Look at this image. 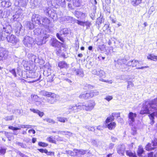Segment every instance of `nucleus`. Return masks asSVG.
Masks as SVG:
<instances>
[{
  "instance_id": "29",
  "label": "nucleus",
  "mask_w": 157,
  "mask_h": 157,
  "mask_svg": "<svg viewBox=\"0 0 157 157\" xmlns=\"http://www.w3.org/2000/svg\"><path fill=\"white\" fill-rule=\"evenodd\" d=\"M127 63L126 60L124 59H119L117 60V63L119 64H120L121 66L123 65V64H126Z\"/></svg>"
},
{
  "instance_id": "59",
  "label": "nucleus",
  "mask_w": 157,
  "mask_h": 157,
  "mask_svg": "<svg viewBox=\"0 0 157 157\" xmlns=\"http://www.w3.org/2000/svg\"><path fill=\"white\" fill-rule=\"evenodd\" d=\"M112 115L113 117H120V113H112Z\"/></svg>"
},
{
  "instance_id": "3",
  "label": "nucleus",
  "mask_w": 157,
  "mask_h": 157,
  "mask_svg": "<svg viewBox=\"0 0 157 157\" xmlns=\"http://www.w3.org/2000/svg\"><path fill=\"white\" fill-rule=\"evenodd\" d=\"M65 20L66 21L71 23L76 22L78 25L83 27H84L85 26H86L89 27L91 25V23L88 21H83L76 19L75 18L70 16L66 17Z\"/></svg>"
},
{
  "instance_id": "8",
  "label": "nucleus",
  "mask_w": 157,
  "mask_h": 157,
  "mask_svg": "<svg viewBox=\"0 0 157 157\" xmlns=\"http://www.w3.org/2000/svg\"><path fill=\"white\" fill-rule=\"evenodd\" d=\"M81 104V103H79L76 104L70 105L68 107L67 109L70 113L72 111L76 112L79 110L82 109Z\"/></svg>"
},
{
  "instance_id": "19",
  "label": "nucleus",
  "mask_w": 157,
  "mask_h": 157,
  "mask_svg": "<svg viewBox=\"0 0 157 157\" xmlns=\"http://www.w3.org/2000/svg\"><path fill=\"white\" fill-rule=\"evenodd\" d=\"M58 65V67L61 69L67 68L69 67V65L64 61L59 62Z\"/></svg>"
},
{
  "instance_id": "48",
  "label": "nucleus",
  "mask_w": 157,
  "mask_h": 157,
  "mask_svg": "<svg viewBox=\"0 0 157 157\" xmlns=\"http://www.w3.org/2000/svg\"><path fill=\"white\" fill-rule=\"evenodd\" d=\"M114 119V117L112 115L111 117H109L107 118L106 120V123H108L110 121H113Z\"/></svg>"
},
{
  "instance_id": "56",
  "label": "nucleus",
  "mask_w": 157,
  "mask_h": 157,
  "mask_svg": "<svg viewBox=\"0 0 157 157\" xmlns=\"http://www.w3.org/2000/svg\"><path fill=\"white\" fill-rule=\"evenodd\" d=\"M10 72L15 77L17 76L16 72L14 69H13L10 70Z\"/></svg>"
},
{
  "instance_id": "31",
  "label": "nucleus",
  "mask_w": 157,
  "mask_h": 157,
  "mask_svg": "<svg viewBox=\"0 0 157 157\" xmlns=\"http://www.w3.org/2000/svg\"><path fill=\"white\" fill-rule=\"evenodd\" d=\"M141 2L142 0H135L132 1L131 4L133 6H136L141 3Z\"/></svg>"
},
{
  "instance_id": "41",
  "label": "nucleus",
  "mask_w": 157,
  "mask_h": 157,
  "mask_svg": "<svg viewBox=\"0 0 157 157\" xmlns=\"http://www.w3.org/2000/svg\"><path fill=\"white\" fill-rule=\"evenodd\" d=\"M148 59H150L154 61L157 60V56L153 55H150L147 57Z\"/></svg>"
},
{
  "instance_id": "23",
  "label": "nucleus",
  "mask_w": 157,
  "mask_h": 157,
  "mask_svg": "<svg viewBox=\"0 0 157 157\" xmlns=\"http://www.w3.org/2000/svg\"><path fill=\"white\" fill-rule=\"evenodd\" d=\"M52 72L51 69L49 67L48 68L45 67L43 74L45 76H48L51 75Z\"/></svg>"
},
{
  "instance_id": "46",
  "label": "nucleus",
  "mask_w": 157,
  "mask_h": 157,
  "mask_svg": "<svg viewBox=\"0 0 157 157\" xmlns=\"http://www.w3.org/2000/svg\"><path fill=\"white\" fill-rule=\"evenodd\" d=\"M66 152L67 154L71 156H75V152H74V149L73 151H66Z\"/></svg>"
},
{
  "instance_id": "5",
  "label": "nucleus",
  "mask_w": 157,
  "mask_h": 157,
  "mask_svg": "<svg viewBox=\"0 0 157 157\" xmlns=\"http://www.w3.org/2000/svg\"><path fill=\"white\" fill-rule=\"evenodd\" d=\"M23 42L26 47L31 48L34 44L35 40L33 38L27 36L24 38Z\"/></svg>"
},
{
  "instance_id": "10",
  "label": "nucleus",
  "mask_w": 157,
  "mask_h": 157,
  "mask_svg": "<svg viewBox=\"0 0 157 157\" xmlns=\"http://www.w3.org/2000/svg\"><path fill=\"white\" fill-rule=\"evenodd\" d=\"M140 61L136 59L131 60L127 62L126 65L128 67H137L140 66Z\"/></svg>"
},
{
  "instance_id": "51",
  "label": "nucleus",
  "mask_w": 157,
  "mask_h": 157,
  "mask_svg": "<svg viewBox=\"0 0 157 157\" xmlns=\"http://www.w3.org/2000/svg\"><path fill=\"white\" fill-rule=\"evenodd\" d=\"M44 121L48 122L49 123L52 124H54L55 122L52 119L50 118H46L44 120Z\"/></svg>"
},
{
  "instance_id": "11",
  "label": "nucleus",
  "mask_w": 157,
  "mask_h": 157,
  "mask_svg": "<svg viewBox=\"0 0 157 157\" xmlns=\"http://www.w3.org/2000/svg\"><path fill=\"white\" fill-rule=\"evenodd\" d=\"M8 52L4 48H0V60H3L7 59Z\"/></svg>"
},
{
  "instance_id": "16",
  "label": "nucleus",
  "mask_w": 157,
  "mask_h": 157,
  "mask_svg": "<svg viewBox=\"0 0 157 157\" xmlns=\"http://www.w3.org/2000/svg\"><path fill=\"white\" fill-rule=\"evenodd\" d=\"M72 70L78 76L83 77L84 76V72L82 69H77L74 67L72 68Z\"/></svg>"
},
{
  "instance_id": "9",
  "label": "nucleus",
  "mask_w": 157,
  "mask_h": 157,
  "mask_svg": "<svg viewBox=\"0 0 157 157\" xmlns=\"http://www.w3.org/2000/svg\"><path fill=\"white\" fill-rule=\"evenodd\" d=\"M70 32V29L67 28H65L61 30L59 32V33H57L56 36L61 41H64V39L61 36L63 35L65 36L68 34Z\"/></svg>"
},
{
  "instance_id": "14",
  "label": "nucleus",
  "mask_w": 157,
  "mask_h": 157,
  "mask_svg": "<svg viewBox=\"0 0 157 157\" xmlns=\"http://www.w3.org/2000/svg\"><path fill=\"white\" fill-rule=\"evenodd\" d=\"M74 15L77 18L81 19L85 18L87 16V14L86 13L78 11H75Z\"/></svg>"
},
{
  "instance_id": "49",
  "label": "nucleus",
  "mask_w": 157,
  "mask_h": 157,
  "mask_svg": "<svg viewBox=\"0 0 157 157\" xmlns=\"http://www.w3.org/2000/svg\"><path fill=\"white\" fill-rule=\"evenodd\" d=\"M100 69L97 68L93 69L92 71V74L98 75V72Z\"/></svg>"
},
{
  "instance_id": "7",
  "label": "nucleus",
  "mask_w": 157,
  "mask_h": 157,
  "mask_svg": "<svg viewBox=\"0 0 157 157\" xmlns=\"http://www.w3.org/2000/svg\"><path fill=\"white\" fill-rule=\"evenodd\" d=\"M82 109L86 111H90L94 108L95 104L93 101H90L87 103H81Z\"/></svg>"
},
{
  "instance_id": "32",
  "label": "nucleus",
  "mask_w": 157,
  "mask_h": 157,
  "mask_svg": "<svg viewBox=\"0 0 157 157\" xmlns=\"http://www.w3.org/2000/svg\"><path fill=\"white\" fill-rule=\"evenodd\" d=\"M52 93L49 92L44 90H42L40 92V94L43 96L49 97L50 95Z\"/></svg>"
},
{
  "instance_id": "13",
  "label": "nucleus",
  "mask_w": 157,
  "mask_h": 157,
  "mask_svg": "<svg viewBox=\"0 0 157 157\" xmlns=\"http://www.w3.org/2000/svg\"><path fill=\"white\" fill-rule=\"evenodd\" d=\"M136 117V114L135 113H134L132 112H130L128 115V123L130 125H132V124L135 121V118Z\"/></svg>"
},
{
  "instance_id": "4",
  "label": "nucleus",
  "mask_w": 157,
  "mask_h": 157,
  "mask_svg": "<svg viewBox=\"0 0 157 157\" xmlns=\"http://www.w3.org/2000/svg\"><path fill=\"white\" fill-rule=\"evenodd\" d=\"M10 26L9 25L3 26V30L0 33V39L3 40L6 38L8 36L6 35L5 33L10 34L11 33V30L10 29Z\"/></svg>"
},
{
  "instance_id": "33",
  "label": "nucleus",
  "mask_w": 157,
  "mask_h": 157,
  "mask_svg": "<svg viewBox=\"0 0 157 157\" xmlns=\"http://www.w3.org/2000/svg\"><path fill=\"white\" fill-rule=\"evenodd\" d=\"M73 4L75 6L77 7L80 6V1L79 0H71Z\"/></svg>"
},
{
  "instance_id": "1",
  "label": "nucleus",
  "mask_w": 157,
  "mask_h": 157,
  "mask_svg": "<svg viewBox=\"0 0 157 157\" xmlns=\"http://www.w3.org/2000/svg\"><path fill=\"white\" fill-rule=\"evenodd\" d=\"M143 105L140 114H144L151 113L149 116L151 121V124H152L154 122V117H157V98L151 101H146Z\"/></svg>"
},
{
  "instance_id": "30",
  "label": "nucleus",
  "mask_w": 157,
  "mask_h": 157,
  "mask_svg": "<svg viewBox=\"0 0 157 157\" xmlns=\"http://www.w3.org/2000/svg\"><path fill=\"white\" fill-rule=\"evenodd\" d=\"M97 76H98L100 78H105L106 76L105 72L103 70L100 69H99Z\"/></svg>"
},
{
  "instance_id": "37",
  "label": "nucleus",
  "mask_w": 157,
  "mask_h": 157,
  "mask_svg": "<svg viewBox=\"0 0 157 157\" xmlns=\"http://www.w3.org/2000/svg\"><path fill=\"white\" fill-rule=\"evenodd\" d=\"M90 94V97L92 98L94 96L98 95L99 94V92L96 90L91 91L89 92Z\"/></svg>"
},
{
  "instance_id": "26",
  "label": "nucleus",
  "mask_w": 157,
  "mask_h": 157,
  "mask_svg": "<svg viewBox=\"0 0 157 157\" xmlns=\"http://www.w3.org/2000/svg\"><path fill=\"white\" fill-rule=\"evenodd\" d=\"M107 124V127L110 130L114 129L116 125V123L115 122H111L109 124Z\"/></svg>"
},
{
  "instance_id": "45",
  "label": "nucleus",
  "mask_w": 157,
  "mask_h": 157,
  "mask_svg": "<svg viewBox=\"0 0 157 157\" xmlns=\"http://www.w3.org/2000/svg\"><path fill=\"white\" fill-rule=\"evenodd\" d=\"M85 128L90 131H94L95 130L94 127L93 126L86 125Z\"/></svg>"
},
{
  "instance_id": "18",
  "label": "nucleus",
  "mask_w": 157,
  "mask_h": 157,
  "mask_svg": "<svg viewBox=\"0 0 157 157\" xmlns=\"http://www.w3.org/2000/svg\"><path fill=\"white\" fill-rule=\"evenodd\" d=\"M74 152H75V156L79 157L81 155H83L85 154L87 152V150H85L82 149H74Z\"/></svg>"
},
{
  "instance_id": "62",
  "label": "nucleus",
  "mask_w": 157,
  "mask_h": 157,
  "mask_svg": "<svg viewBox=\"0 0 157 157\" xmlns=\"http://www.w3.org/2000/svg\"><path fill=\"white\" fill-rule=\"evenodd\" d=\"M54 77V75H52L48 77V81L50 82H52L53 80V78Z\"/></svg>"
},
{
  "instance_id": "53",
  "label": "nucleus",
  "mask_w": 157,
  "mask_h": 157,
  "mask_svg": "<svg viewBox=\"0 0 157 157\" xmlns=\"http://www.w3.org/2000/svg\"><path fill=\"white\" fill-rule=\"evenodd\" d=\"M13 118V116H10L6 117L4 119L6 121H8L12 120Z\"/></svg>"
},
{
  "instance_id": "38",
  "label": "nucleus",
  "mask_w": 157,
  "mask_h": 157,
  "mask_svg": "<svg viewBox=\"0 0 157 157\" xmlns=\"http://www.w3.org/2000/svg\"><path fill=\"white\" fill-rule=\"evenodd\" d=\"M58 133L62 134L63 135H68L71 136L72 133L69 132H66L64 131H59L58 132Z\"/></svg>"
},
{
  "instance_id": "15",
  "label": "nucleus",
  "mask_w": 157,
  "mask_h": 157,
  "mask_svg": "<svg viewBox=\"0 0 157 157\" xmlns=\"http://www.w3.org/2000/svg\"><path fill=\"white\" fill-rule=\"evenodd\" d=\"M34 35L37 36H44L47 34L46 32H44V30L40 28H37L34 30Z\"/></svg>"
},
{
  "instance_id": "61",
  "label": "nucleus",
  "mask_w": 157,
  "mask_h": 157,
  "mask_svg": "<svg viewBox=\"0 0 157 157\" xmlns=\"http://www.w3.org/2000/svg\"><path fill=\"white\" fill-rule=\"evenodd\" d=\"M32 98L33 100L36 101V100H38L39 97L37 95H34L32 97Z\"/></svg>"
},
{
  "instance_id": "47",
  "label": "nucleus",
  "mask_w": 157,
  "mask_h": 157,
  "mask_svg": "<svg viewBox=\"0 0 157 157\" xmlns=\"http://www.w3.org/2000/svg\"><path fill=\"white\" fill-rule=\"evenodd\" d=\"M114 119V117L112 115L111 117H109L107 118L106 120V123H108L110 121H113Z\"/></svg>"
},
{
  "instance_id": "35",
  "label": "nucleus",
  "mask_w": 157,
  "mask_h": 157,
  "mask_svg": "<svg viewBox=\"0 0 157 157\" xmlns=\"http://www.w3.org/2000/svg\"><path fill=\"white\" fill-rule=\"evenodd\" d=\"M5 136L8 138L9 140H10L12 139L13 138L12 133L5 132Z\"/></svg>"
},
{
  "instance_id": "21",
  "label": "nucleus",
  "mask_w": 157,
  "mask_h": 157,
  "mask_svg": "<svg viewBox=\"0 0 157 157\" xmlns=\"http://www.w3.org/2000/svg\"><path fill=\"white\" fill-rule=\"evenodd\" d=\"M22 64L25 70L29 71L31 70V69L29 66V64H28V61L26 60H23Z\"/></svg>"
},
{
  "instance_id": "36",
  "label": "nucleus",
  "mask_w": 157,
  "mask_h": 157,
  "mask_svg": "<svg viewBox=\"0 0 157 157\" xmlns=\"http://www.w3.org/2000/svg\"><path fill=\"white\" fill-rule=\"evenodd\" d=\"M26 27L29 28L30 29H32L34 28V25L33 24L30 22L27 21L26 22Z\"/></svg>"
},
{
  "instance_id": "20",
  "label": "nucleus",
  "mask_w": 157,
  "mask_h": 157,
  "mask_svg": "<svg viewBox=\"0 0 157 157\" xmlns=\"http://www.w3.org/2000/svg\"><path fill=\"white\" fill-rule=\"evenodd\" d=\"M124 146L122 145L119 146L117 148V152L120 155H123L125 151Z\"/></svg>"
},
{
  "instance_id": "64",
  "label": "nucleus",
  "mask_w": 157,
  "mask_h": 157,
  "mask_svg": "<svg viewBox=\"0 0 157 157\" xmlns=\"http://www.w3.org/2000/svg\"><path fill=\"white\" fill-rule=\"evenodd\" d=\"M18 17V15L17 14H15L13 16V21H14L17 20Z\"/></svg>"
},
{
  "instance_id": "50",
  "label": "nucleus",
  "mask_w": 157,
  "mask_h": 157,
  "mask_svg": "<svg viewBox=\"0 0 157 157\" xmlns=\"http://www.w3.org/2000/svg\"><path fill=\"white\" fill-rule=\"evenodd\" d=\"M6 148L4 147H1L0 149V153L3 155L5 154L6 152Z\"/></svg>"
},
{
  "instance_id": "43",
  "label": "nucleus",
  "mask_w": 157,
  "mask_h": 157,
  "mask_svg": "<svg viewBox=\"0 0 157 157\" xmlns=\"http://www.w3.org/2000/svg\"><path fill=\"white\" fill-rule=\"evenodd\" d=\"M16 144L19 146H20L21 147L26 148L27 147V145L23 143H21L18 141H17L16 143Z\"/></svg>"
},
{
  "instance_id": "44",
  "label": "nucleus",
  "mask_w": 157,
  "mask_h": 157,
  "mask_svg": "<svg viewBox=\"0 0 157 157\" xmlns=\"http://www.w3.org/2000/svg\"><path fill=\"white\" fill-rule=\"evenodd\" d=\"M35 104L37 106H40V107H44L45 104L44 103H42V102H40L38 100H36V101L35 102Z\"/></svg>"
},
{
  "instance_id": "27",
  "label": "nucleus",
  "mask_w": 157,
  "mask_h": 157,
  "mask_svg": "<svg viewBox=\"0 0 157 157\" xmlns=\"http://www.w3.org/2000/svg\"><path fill=\"white\" fill-rule=\"evenodd\" d=\"M144 152V150L142 146H139L138 150L137 151V153L138 156L140 157L141 156Z\"/></svg>"
},
{
  "instance_id": "42",
  "label": "nucleus",
  "mask_w": 157,
  "mask_h": 157,
  "mask_svg": "<svg viewBox=\"0 0 157 157\" xmlns=\"http://www.w3.org/2000/svg\"><path fill=\"white\" fill-rule=\"evenodd\" d=\"M57 118L58 121L62 123H64L68 121L67 119L66 118L59 117H58Z\"/></svg>"
},
{
  "instance_id": "28",
  "label": "nucleus",
  "mask_w": 157,
  "mask_h": 157,
  "mask_svg": "<svg viewBox=\"0 0 157 157\" xmlns=\"http://www.w3.org/2000/svg\"><path fill=\"white\" fill-rule=\"evenodd\" d=\"M155 148V147H153L152 146V144H147L145 147L146 150L147 151H150L153 150Z\"/></svg>"
},
{
  "instance_id": "58",
  "label": "nucleus",
  "mask_w": 157,
  "mask_h": 157,
  "mask_svg": "<svg viewBox=\"0 0 157 157\" xmlns=\"http://www.w3.org/2000/svg\"><path fill=\"white\" fill-rule=\"evenodd\" d=\"M113 98V97L112 96H107L105 98V99L106 100L108 101H109Z\"/></svg>"
},
{
  "instance_id": "25",
  "label": "nucleus",
  "mask_w": 157,
  "mask_h": 157,
  "mask_svg": "<svg viewBox=\"0 0 157 157\" xmlns=\"http://www.w3.org/2000/svg\"><path fill=\"white\" fill-rule=\"evenodd\" d=\"M90 97L89 92L81 94L79 96V98L81 99H87Z\"/></svg>"
},
{
  "instance_id": "24",
  "label": "nucleus",
  "mask_w": 157,
  "mask_h": 157,
  "mask_svg": "<svg viewBox=\"0 0 157 157\" xmlns=\"http://www.w3.org/2000/svg\"><path fill=\"white\" fill-rule=\"evenodd\" d=\"M47 13L49 16L52 18H53L54 17L56 16V13L52 9H49L48 10V12H47Z\"/></svg>"
},
{
  "instance_id": "57",
  "label": "nucleus",
  "mask_w": 157,
  "mask_h": 157,
  "mask_svg": "<svg viewBox=\"0 0 157 157\" xmlns=\"http://www.w3.org/2000/svg\"><path fill=\"white\" fill-rule=\"evenodd\" d=\"M152 146L153 147H156L157 146V138H155L153 141H152Z\"/></svg>"
},
{
  "instance_id": "60",
  "label": "nucleus",
  "mask_w": 157,
  "mask_h": 157,
  "mask_svg": "<svg viewBox=\"0 0 157 157\" xmlns=\"http://www.w3.org/2000/svg\"><path fill=\"white\" fill-rule=\"evenodd\" d=\"M9 128L13 130H18L20 129V128H18L14 127L12 126H9Z\"/></svg>"
},
{
  "instance_id": "39",
  "label": "nucleus",
  "mask_w": 157,
  "mask_h": 157,
  "mask_svg": "<svg viewBox=\"0 0 157 157\" xmlns=\"http://www.w3.org/2000/svg\"><path fill=\"white\" fill-rule=\"evenodd\" d=\"M126 154L127 155L129 156L130 157H137L135 154L133 153L130 150L127 151Z\"/></svg>"
},
{
  "instance_id": "2",
  "label": "nucleus",
  "mask_w": 157,
  "mask_h": 157,
  "mask_svg": "<svg viewBox=\"0 0 157 157\" xmlns=\"http://www.w3.org/2000/svg\"><path fill=\"white\" fill-rule=\"evenodd\" d=\"M32 21L35 24L39 25L40 26L48 27L50 23V20L46 17H42L38 14L33 15Z\"/></svg>"
},
{
  "instance_id": "40",
  "label": "nucleus",
  "mask_w": 157,
  "mask_h": 157,
  "mask_svg": "<svg viewBox=\"0 0 157 157\" xmlns=\"http://www.w3.org/2000/svg\"><path fill=\"white\" fill-rule=\"evenodd\" d=\"M35 73L33 72L29 71L27 73V78H35L34 75Z\"/></svg>"
},
{
  "instance_id": "22",
  "label": "nucleus",
  "mask_w": 157,
  "mask_h": 157,
  "mask_svg": "<svg viewBox=\"0 0 157 157\" xmlns=\"http://www.w3.org/2000/svg\"><path fill=\"white\" fill-rule=\"evenodd\" d=\"M51 45L53 47H58L60 43L56 39L53 38L51 39Z\"/></svg>"
},
{
  "instance_id": "12",
  "label": "nucleus",
  "mask_w": 157,
  "mask_h": 157,
  "mask_svg": "<svg viewBox=\"0 0 157 157\" xmlns=\"http://www.w3.org/2000/svg\"><path fill=\"white\" fill-rule=\"evenodd\" d=\"M7 40L9 42L15 44L18 42L19 39L14 35H11L9 36L6 37Z\"/></svg>"
},
{
  "instance_id": "54",
  "label": "nucleus",
  "mask_w": 157,
  "mask_h": 157,
  "mask_svg": "<svg viewBox=\"0 0 157 157\" xmlns=\"http://www.w3.org/2000/svg\"><path fill=\"white\" fill-rule=\"evenodd\" d=\"M46 140L47 141L51 143H55L56 142V141L53 139L52 136L47 138Z\"/></svg>"
},
{
  "instance_id": "52",
  "label": "nucleus",
  "mask_w": 157,
  "mask_h": 157,
  "mask_svg": "<svg viewBox=\"0 0 157 157\" xmlns=\"http://www.w3.org/2000/svg\"><path fill=\"white\" fill-rule=\"evenodd\" d=\"M128 85L127 86V89H128L130 87H133L134 86V84L131 81H127Z\"/></svg>"
},
{
  "instance_id": "34",
  "label": "nucleus",
  "mask_w": 157,
  "mask_h": 157,
  "mask_svg": "<svg viewBox=\"0 0 157 157\" xmlns=\"http://www.w3.org/2000/svg\"><path fill=\"white\" fill-rule=\"evenodd\" d=\"M29 58L30 61L32 62H35L36 58V56L33 54H30L29 55Z\"/></svg>"
},
{
  "instance_id": "17",
  "label": "nucleus",
  "mask_w": 157,
  "mask_h": 157,
  "mask_svg": "<svg viewBox=\"0 0 157 157\" xmlns=\"http://www.w3.org/2000/svg\"><path fill=\"white\" fill-rule=\"evenodd\" d=\"M57 95L56 94L53 93L51 94L49 97L48 99V102L51 104H54L56 101V97Z\"/></svg>"
},
{
  "instance_id": "63",
  "label": "nucleus",
  "mask_w": 157,
  "mask_h": 157,
  "mask_svg": "<svg viewBox=\"0 0 157 157\" xmlns=\"http://www.w3.org/2000/svg\"><path fill=\"white\" fill-rule=\"evenodd\" d=\"M46 154L48 155H54V153L53 152L49 151L48 152V150H47V152H46Z\"/></svg>"
},
{
  "instance_id": "55",
  "label": "nucleus",
  "mask_w": 157,
  "mask_h": 157,
  "mask_svg": "<svg viewBox=\"0 0 157 157\" xmlns=\"http://www.w3.org/2000/svg\"><path fill=\"white\" fill-rule=\"evenodd\" d=\"M38 145L40 146L43 147H46L48 145V144H47L42 142H39L38 143Z\"/></svg>"
},
{
  "instance_id": "6",
  "label": "nucleus",
  "mask_w": 157,
  "mask_h": 157,
  "mask_svg": "<svg viewBox=\"0 0 157 157\" xmlns=\"http://www.w3.org/2000/svg\"><path fill=\"white\" fill-rule=\"evenodd\" d=\"M49 36L48 34H46L44 36H40L36 39V43L38 45L44 44L48 40Z\"/></svg>"
}]
</instances>
